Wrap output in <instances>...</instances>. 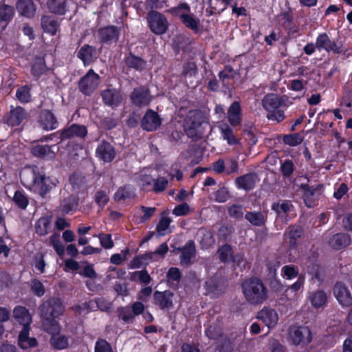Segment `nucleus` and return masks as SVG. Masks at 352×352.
Segmentation results:
<instances>
[{
    "label": "nucleus",
    "instance_id": "nucleus-1",
    "mask_svg": "<svg viewBox=\"0 0 352 352\" xmlns=\"http://www.w3.org/2000/svg\"><path fill=\"white\" fill-rule=\"evenodd\" d=\"M39 309L43 318V327L52 335L51 345L59 350L67 348L69 345L68 338L59 333L60 327L56 320L64 312L65 308L62 302L59 299H50L43 302Z\"/></svg>",
    "mask_w": 352,
    "mask_h": 352
},
{
    "label": "nucleus",
    "instance_id": "nucleus-2",
    "mask_svg": "<svg viewBox=\"0 0 352 352\" xmlns=\"http://www.w3.org/2000/svg\"><path fill=\"white\" fill-rule=\"evenodd\" d=\"M15 320L23 325V329L19 335V345L23 349L34 347L36 345V340L34 338L29 337L30 324L32 317L27 309L23 307H16L13 311Z\"/></svg>",
    "mask_w": 352,
    "mask_h": 352
},
{
    "label": "nucleus",
    "instance_id": "nucleus-3",
    "mask_svg": "<svg viewBox=\"0 0 352 352\" xmlns=\"http://www.w3.org/2000/svg\"><path fill=\"white\" fill-rule=\"evenodd\" d=\"M21 179L26 188L43 196L50 188V178L40 173L36 168L24 170L21 175Z\"/></svg>",
    "mask_w": 352,
    "mask_h": 352
},
{
    "label": "nucleus",
    "instance_id": "nucleus-4",
    "mask_svg": "<svg viewBox=\"0 0 352 352\" xmlns=\"http://www.w3.org/2000/svg\"><path fill=\"white\" fill-rule=\"evenodd\" d=\"M241 287L245 298L250 304H262L267 298V288L262 281L256 278L245 280Z\"/></svg>",
    "mask_w": 352,
    "mask_h": 352
},
{
    "label": "nucleus",
    "instance_id": "nucleus-5",
    "mask_svg": "<svg viewBox=\"0 0 352 352\" xmlns=\"http://www.w3.org/2000/svg\"><path fill=\"white\" fill-rule=\"evenodd\" d=\"M205 124L206 122L203 113L195 110L188 112L184 120V127L188 137L197 139L204 134Z\"/></svg>",
    "mask_w": 352,
    "mask_h": 352
},
{
    "label": "nucleus",
    "instance_id": "nucleus-6",
    "mask_svg": "<svg viewBox=\"0 0 352 352\" xmlns=\"http://www.w3.org/2000/svg\"><path fill=\"white\" fill-rule=\"evenodd\" d=\"M289 339L295 346H305L312 341L311 329L307 326H292L289 329Z\"/></svg>",
    "mask_w": 352,
    "mask_h": 352
},
{
    "label": "nucleus",
    "instance_id": "nucleus-7",
    "mask_svg": "<svg viewBox=\"0 0 352 352\" xmlns=\"http://www.w3.org/2000/svg\"><path fill=\"white\" fill-rule=\"evenodd\" d=\"M147 20L151 30L155 34H164L168 27L167 19L161 13L151 11L147 15Z\"/></svg>",
    "mask_w": 352,
    "mask_h": 352
},
{
    "label": "nucleus",
    "instance_id": "nucleus-8",
    "mask_svg": "<svg viewBox=\"0 0 352 352\" xmlns=\"http://www.w3.org/2000/svg\"><path fill=\"white\" fill-rule=\"evenodd\" d=\"M100 76L93 69H89L79 82L80 90L86 95H90L100 83Z\"/></svg>",
    "mask_w": 352,
    "mask_h": 352
},
{
    "label": "nucleus",
    "instance_id": "nucleus-9",
    "mask_svg": "<svg viewBox=\"0 0 352 352\" xmlns=\"http://www.w3.org/2000/svg\"><path fill=\"white\" fill-rule=\"evenodd\" d=\"M316 45L319 51L322 50L327 52H333L339 54L341 52V46L331 41L326 33L320 34L316 41Z\"/></svg>",
    "mask_w": 352,
    "mask_h": 352
},
{
    "label": "nucleus",
    "instance_id": "nucleus-10",
    "mask_svg": "<svg viewBox=\"0 0 352 352\" xmlns=\"http://www.w3.org/2000/svg\"><path fill=\"white\" fill-rule=\"evenodd\" d=\"M333 294L342 307H349L352 305V296L346 288L342 283L336 284L333 288Z\"/></svg>",
    "mask_w": 352,
    "mask_h": 352
},
{
    "label": "nucleus",
    "instance_id": "nucleus-11",
    "mask_svg": "<svg viewBox=\"0 0 352 352\" xmlns=\"http://www.w3.org/2000/svg\"><path fill=\"white\" fill-rule=\"evenodd\" d=\"M28 116L25 110L21 107H12L10 112L5 117V122L10 126H19L26 119Z\"/></svg>",
    "mask_w": 352,
    "mask_h": 352
},
{
    "label": "nucleus",
    "instance_id": "nucleus-12",
    "mask_svg": "<svg viewBox=\"0 0 352 352\" xmlns=\"http://www.w3.org/2000/svg\"><path fill=\"white\" fill-rule=\"evenodd\" d=\"M39 126L45 131H51L58 127V123L54 115L49 110L41 111L38 118Z\"/></svg>",
    "mask_w": 352,
    "mask_h": 352
},
{
    "label": "nucleus",
    "instance_id": "nucleus-13",
    "mask_svg": "<svg viewBox=\"0 0 352 352\" xmlns=\"http://www.w3.org/2000/svg\"><path fill=\"white\" fill-rule=\"evenodd\" d=\"M153 298L156 305L163 310H168L173 307V294L170 291H157L154 293Z\"/></svg>",
    "mask_w": 352,
    "mask_h": 352
},
{
    "label": "nucleus",
    "instance_id": "nucleus-14",
    "mask_svg": "<svg viewBox=\"0 0 352 352\" xmlns=\"http://www.w3.org/2000/svg\"><path fill=\"white\" fill-rule=\"evenodd\" d=\"M131 99L134 104L141 107L148 104L152 100V97L147 89L138 87L132 92Z\"/></svg>",
    "mask_w": 352,
    "mask_h": 352
},
{
    "label": "nucleus",
    "instance_id": "nucleus-15",
    "mask_svg": "<svg viewBox=\"0 0 352 352\" xmlns=\"http://www.w3.org/2000/svg\"><path fill=\"white\" fill-rule=\"evenodd\" d=\"M258 318L262 320L269 328H273L278 321V315L276 310L264 307L258 313Z\"/></svg>",
    "mask_w": 352,
    "mask_h": 352
},
{
    "label": "nucleus",
    "instance_id": "nucleus-16",
    "mask_svg": "<svg viewBox=\"0 0 352 352\" xmlns=\"http://www.w3.org/2000/svg\"><path fill=\"white\" fill-rule=\"evenodd\" d=\"M228 120L232 126L241 125L242 121V109L239 102L234 101L228 110Z\"/></svg>",
    "mask_w": 352,
    "mask_h": 352
},
{
    "label": "nucleus",
    "instance_id": "nucleus-17",
    "mask_svg": "<svg viewBox=\"0 0 352 352\" xmlns=\"http://www.w3.org/2000/svg\"><path fill=\"white\" fill-rule=\"evenodd\" d=\"M161 124V120L157 113L153 111H148L142 121V126L144 129L151 131L157 129Z\"/></svg>",
    "mask_w": 352,
    "mask_h": 352
},
{
    "label": "nucleus",
    "instance_id": "nucleus-18",
    "mask_svg": "<svg viewBox=\"0 0 352 352\" xmlns=\"http://www.w3.org/2000/svg\"><path fill=\"white\" fill-rule=\"evenodd\" d=\"M115 151L108 142L103 141L97 147L96 156L104 162H110L115 157Z\"/></svg>",
    "mask_w": 352,
    "mask_h": 352
},
{
    "label": "nucleus",
    "instance_id": "nucleus-19",
    "mask_svg": "<svg viewBox=\"0 0 352 352\" xmlns=\"http://www.w3.org/2000/svg\"><path fill=\"white\" fill-rule=\"evenodd\" d=\"M101 95L104 102L112 107H117L122 101V96L116 89L104 90Z\"/></svg>",
    "mask_w": 352,
    "mask_h": 352
},
{
    "label": "nucleus",
    "instance_id": "nucleus-20",
    "mask_svg": "<svg viewBox=\"0 0 352 352\" xmlns=\"http://www.w3.org/2000/svg\"><path fill=\"white\" fill-rule=\"evenodd\" d=\"M258 181L256 174L250 173L238 177L235 182L239 188L250 190L252 189Z\"/></svg>",
    "mask_w": 352,
    "mask_h": 352
},
{
    "label": "nucleus",
    "instance_id": "nucleus-21",
    "mask_svg": "<svg viewBox=\"0 0 352 352\" xmlns=\"http://www.w3.org/2000/svg\"><path fill=\"white\" fill-rule=\"evenodd\" d=\"M16 9L21 15L28 18L33 17L36 12V8L32 0H18Z\"/></svg>",
    "mask_w": 352,
    "mask_h": 352
},
{
    "label": "nucleus",
    "instance_id": "nucleus-22",
    "mask_svg": "<svg viewBox=\"0 0 352 352\" xmlns=\"http://www.w3.org/2000/svg\"><path fill=\"white\" fill-rule=\"evenodd\" d=\"M87 134V128L84 126L73 124L70 127L63 130L61 133V138L67 139L75 136L84 138Z\"/></svg>",
    "mask_w": 352,
    "mask_h": 352
},
{
    "label": "nucleus",
    "instance_id": "nucleus-23",
    "mask_svg": "<svg viewBox=\"0 0 352 352\" xmlns=\"http://www.w3.org/2000/svg\"><path fill=\"white\" fill-rule=\"evenodd\" d=\"M195 256V246L192 241H188L182 249L181 263L183 265H188Z\"/></svg>",
    "mask_w": 352,
    "mask_h": 352
},
{
    "label": "nucleus",
    "instance_id": "nucleus-24",
    "mask_svg": "<svg viewBox=\"0 0 352 352\" xmlns=\"http://www.w3.org/2000/svg\"><path fill=\"white\" fill-rule=\"evenodd\" d=\"M309 300L315 309L323 308L327 302V296L322 290H317L310 294Z\"/></svg>",
    "mask_w": 352,
    "mask_h": 352
},
{
    "label": "nucleus",
    "instance_id": "nucleus-25",
    "mask_svg": "<svg viewBox=\"0 0 352 352\" xmlns=\"http://www.w3.org/2000/svg\"><path fill=\"white\" fill-rule=\"evenodd\" d=\"M280 104L281 100L276 94H267L262 100L263 107L269 113L276 110Z\"/></svg>",
    "mask_w": 352,
    "mask_h": 352
},
{
    "label": "nucleus",
    "instance_id": "nucleus-26",
    "mask_svg": "<svg viewBox=\"0 0 352 352\" xmlns=\"http://www.w3.org/2000/svg\"><path fill=\"white\" fill-rule=\"evenodd\" d=\"M41 26L45 32L53 36L57 32L59 23L53 16H44L41 18Z\"/></svg>",
    "mask_w": 352,
    "mask_h": 352
},
{
    "label": "nucleus",
    "instance_id": "nucleus-27",
    "mask_svg": "<svg viewBox=\"0 0 352 352\" xmlns=\"http://www.w3.org/2000/svg\"><path fill=\"white\" fill-rule=\"evenodd\" d=\"M351 243V237L347 234H336L330 239L329 245L334 249H341Z\"/></svg>",
    "mask_w": 352,
    "mask_h": 352
},
{
    "label": "nucleus",
    "instance_id": "nucleus-28",
    "mask_svg": "<svg viewBox=\"0 0 352 352\" xmlns=\"http://www.w3.org/2000/svg\"><path fill=\"white\" fill-rule=\"evenodd\" d=\"M32 153L34 155L47 160H52L55 157V152L48 145L37 144L32 148Z\"/></svg>",
    "mask_w": 352,
    "mask_h": 352
},
{
    "label": "nucleus",
    "instance_id": "nucleus-29",
    "mask_svg": "<svg viewBox=\"0 0 352 352\" xmlns=\"http://www.w3.org/2000/svg\"><path fill=\"white\" fill-rule=\"evenodd\" d=\"M221 137L229 145L239 144L237 138L234 134L233 129L227 124L222 123L219 126Z\"/></svg>",
    "mask_w": 352,
    "mask_h": 352
},
{
    "label": "nucleus",
    "instance_id": "nucleus-30",
    "mask_svg": "<svg viewBox=\"0 0 352 352\" xmlns=\"http://www.w3.org/2000/svg\"><path fill=\"white\" fill-rule=\"evenodd\" d=\"M96 54V49L90 45L82 46L78 53V56L80 58L85 65H89L93 60Z\"/></svg>",
    "mask_w": 352,
    "mask_h": 352
},
{
    "label": "nucleus",
    "instance_id": "nucleus-31",
    "mask_svg": "<svg viewBox=\"0 0 352 352\" xmlns=\"http://www.w3.org/2000/svg\"><path fill=\"white\" fill-rule=\"evenodd\" d=\"M99 34L102 41L104 43L115 42L118 38V30L113 26L101 29Z\"/></svg>",
    "mask_w": 352,
    "mask_h": 352
},
{
    "label": "nucleus",
    "instance_id": "nucleus-32",
    "mask_svg": "<svg viewBox=\"0 0 352 352\" xmlns=\"http://www.w3.org/2000/svg\"><path fill=\"white\" fill-rule=\"evenodd\" d=\"M47 6L50 10L54 14L63 15L67 11V0H49Z\"/></svg>",
    "mask_w": 352,
    "mask_h": 352
},
{
    "label": "nucleus",
    "instance_id": "nucleus-33",
    "mask_svg": "<svg viewBox=\"0 0 352 352\" xmlns=\"http://www.w3.org/2000/svg\"><path fill=\"white\" fill-rule=\"evenodd\" d=\"M302 230L300 226H294L285 234V240L291 247H294L297 243V239L302 235Z\"/></svg>",
    "mask_w": 352,
    "mask_h": 352
},
{
    "label": "nucleus",
    "instance_id": "nucleus-34",
    "mask_svg": "<svg viewBox=\"0 0 352 352\" xmlns=\"http://www.w3.org/2000/svg\"><path fill=\"white\" fill-rule=\"evenodd\" d=\"M135 196V190L129 186L120 188L114 195V199L117 201L131 199Z\"/></svg>",
    "mask_w": 352,
    "mask_h": 352
},
{
    "label": "nucleus",
    "instance_id": "nucleus-35",
    "mask_svg": "<svg viewBox=\"0 0 352 352\" xmlns=\"http://www.w3.org/2000/svg\"><path fill=\"white\" fill-rule=\"evenodd\" d=\"M126 64L129 67L142 71L146 67V63L140 57L130 55L126 58Z\"/></svg>",
    "mask_w": 352,
    "mask_h": 352
},
{
    "label": "nucleus",
    "instance_id": "nucleus-36",
    "mask_svg": "<svg viewBox=\"0 0 352 352\" xmlns=\"http://www.w3.org/2000/svg\"><path fill=\"white\" fill-rule=\"evenodd\" d=\"M14 14V8L8 5L0 6V22H4L7 25L12 20Z\"/></svg>",
    "mask_w": 352,
    "mask_h": 352
},
{
    "label": "nucleus",
    "instance_id": "nucleus-37",
    "mask_svg": "<svg viewBox=\"0 0 352 352\" xmlns=\"http://www.w3.org/2000/svg\"><path fill=\"white\" fill-rule=\"evenodd\" d=\"M102 299H97L96 301L90 300L88 302L82 303L81 305L75 306L74 309L80 315L89 312V309L94 308L95 304L97 305L98 308L103 309L104 308L100 305Z\"/></svg>",
    "mask_w": 352,
    "mask_h": 352
},
{
    "label": "nucleus",
    "instance_id": "nucleus-38",
    "mask_svg": "<svg viewBox=\"0 0 352 352\" xmlns=\"http://www.w3.org/2000/svg\"><path fill=\"white\" fill-rule=\"evenodd\" d=\"M181 21L186 28L195 32H197L199 30V20L193 14H191L190 12L186 15Z\"/></svg>",
    "mask_w": 352,
    "mask_h": 352
},
{
    "label": "nucleus",
    "instance_id": "nucleus-39",
    "mask_svg": "<svg viewBox=\"0 0 352 352\" xmlns=\"http://www.w3.org/2000/svg\"><path fill=\"white\" fill-rule=\"evenodd\" d=\"M77 205L78 201L76 197L74 196H69L63 199L61 202L60 207L62 212L67 214L74 211L77 208Z\"/></svg>",
    "mask_w": 352,
    "mask_h": 352
},
{
    "label": "nucleus",
    "instance_id": "nucleus-40",
    "mask_svg": "<svg viewBox=\"0 0 352 352\" xmlns=\"http://www.w3.org/2000/svg\"><path fill=\"white\" fill-rule=\"evenodd\" d=\"M245 219L252 225L261 226L264 224L265 217L261 212H250L246 213Z\"/></svg>",
    "mask_w": 352,
    "mask_h": 352
},
{
    "label": "nucleus",
    "instance_id": "nucleus-41",
    "mask_svg": "<svg viewBox=\"0 0 352 352\" xmlns=\"http://www.w3.org/2000/svg\"><path fill=\"white\" fill-rule=\"evenodd\" d=\"M36 232L40 236L47 234L50 228V220L47 217L40 218L36 223Z\"/></svg>",
    "mask_w": 352,
    "mask_h": 352
},
{
    "label": "nucleus",
    "instance_id": "nucleus-42",
    "mask_svg": "<svg viewBox=\"0 0 352 352\" xmlns=\"http://www.w3.org/2000/svg\"><path fill=\"white\" fill-rule=\"evenodd\" d=\"M170 12L173 15L179 17L180 20H182L190 12V8L187 3H182L176 7L170 8Z\"/></svg>",
    "mask_w": 352,
    "mask_h": 352
},
{
    "label": "nucleus",
    "instance_id": "nucleus-43",
    "mask_svg": "<svg viewBox=\"0 0 352 352\" xmlns=\"http://www.w3.org/2000/svg\"><path fill=\"white\" fill-rule=\"evenodd\" d=\"M168 184V180L166 178L158 177L157 179H153L151 190L155 193L163 192L166 188Z\"/></svg>",
    "mask_w": 352,
    "mask_h": 352
},
{
    "label": "nucleus",
    "instance_id": "nucleus-44",
    "mask_svg": "<svg viewBox=\"0 0 352 352\" xmlns=\"http://www.w3.org/2000/svg\"><path fill=\"white\" fill-rule=\"evenodd\" d=\"M46 69L44 60L42 58H36L32 66V74L36 77H39Z\"/></svg>",
    "mask_w": 352,
    "mask_h": 352
},
{
    "label": "nucleus",
    "instance_id": "nucleus-45",
    "mask_svg": "<svg viewBox=\"0 0 352 352\" xmlns=\"http://www.w3.org/2000/svg\"><path fill=\"white\" fill-rule=\"evenodd\" d=\"M168 251V245L166 243L161 244L155 251L149 253L148 255L152 261H158L163 258Z\"/></svg>",
    "mask_w": 352,
    "mask_h": 352
},
{
    "label": "nucleus",
    "instance_id": "nucleus-46",
    "mask_svg": "<svg viewBox=\"0 0 352 352\" xmlns=\"http://www.w3.org/2000/svg\"><path fill=\"white\" fill-rule=\"evenodd\" d=\"M232 253V248L228 244L221 246L218 250L219 258L223 263L230 261Z\"/></svg>",
    "mask_w": 352,
    "mask_h": 352
},
{
    "label": "nucleus",
    "instance_id": "nucleus-47",
    "mask_svg": "<svg viewBox=\"0 0 352 352\" xmlns=\"http://www.w3.org/2000/svg\"><path fill=\"white\" fill-rule=\"evenodd\" d=\"M138 183L144 190H151L153 185V178L146 174L140 173L138 177Z\"/></svg>",
    "mask_w": 352,
    "mask_h": 352
},
{
    "label": "nucleus",
    "instance_id": "nucleus-48",
    "mask_svg": "<svg viewBox=\"0 0 352 352\" xmlns=\"http://www.w3.org/2000/svg\"><path fill=\"white\" fill-rule=\"evenodd\" d=\"M282 276L288 279L292 280L298 275V268L294 265H285L281 269Z\"/></svg>",
    "mask_w": 352,
    "mask_h": 352
},
{
    "label": "nucleus",
    "instance_id": "nucleus-49",
    "mask_svg": "<svg viewBox=\"0 0 352 352\" xmlns=\"http://www.w3.org/2000/svg\"><path fill=\"white\" fill-rule=\"evenodd\" d=\"M272 208L279 215H282L290 212L292 209V205L289 201H283L280 203L274 204Z\"/></svg>",
    "mask_w": 352,
    "mask_h": 352
},
{
    "label": "nucleus",
    "instance_id": "nucleus-50",
    "mask_svg": "<svg viewBox=\"0 0 352 352\" xmlns=\"http://www.w3.org/2000/svg\"><path fill=\"white\" fill-rule=\"evenodd\" d=\"M204 287L207 293L212 295L213 297L218 295L219 292L221 291V289H219V285L215 278L208 279L206 281Z\"/></svg>",
    "mask_w": 352,
    "mask_h": 352
},
{
    "label": "nucleus",
    "instance_id": "nucleus-51",
    "mask_svg": "<svg viewBox=\"0 0 352 352\" xmlns=\"http://www.w3.org/2000/svg\"><path fill=\"white\" fill-rule=\"evenodd\" d=\"M50 242L56 253L60 256H63L65 252V247L60 241V236L58 234L52 235L50 236Z\"/></svg>",
    "mask_w": 352,
    "mask_h": 352
},
{
    "label": "nucleus",
    "instance_id": "nucleus-52",
    "mask_svg": "<svg viewBox=\"0 0 352 352\" xmlns=\"http://www.w3.org/2000/svg\"><path fill=\"white\" fill-rule=\"evenodd\" d=\"M94 236L98 237L100 240V243L105 249H111L113 247L114 243L111 239V235L109 234L100 233Z\"/></svg>",
    "mask_w": 352,
    "mask_h": 352
},
{
    "label": "nucleus",
    "instance_id": "nucleus-53",
    "mask_svg": "<svg viewBox=\"0 0 352 352\" xmlns=\"http://www.w3.org/2000/svg\"><path fill=\"white\" fill-rule=\"evenodd\" d=\"M302 137L299 133L287 135L283 138L284 143L292 146L300 144L302 142Z\"/></svg>",
    "mask_w": 352,
    "mask_h": 352
},
{
    "label": "nucleus",
    "instance_id": "nucleus-54",
    "mask_svg": "<svg viewBox=\"0 0 352 352\" xmlns=\"http://www.w3.org/2000/svg\"><path fill=\"white\" fill-rule=\"evenodd\" d=\"M171 219L167 217H163L161 218L159 223L157 226V231L160 235H165L166 232L168 230Z\"/></svg>",
    "mask_w": 352,
    "mask_h": 352
},
{
    "label": "nucleus",
    "instance_id": "nucleus-55",
    "mask_svg": "<svg viewBox=\"0 0 352 352\" xmlns=\"http://www.w3.org/2000/svg\"><path fill=\"white\" fill-rule=\"evenodd\" d=\"M16 96L21 102H28L30 100V89L27 87H22L17 89Z\"/></svg>",
    "mask_w": 352,
    "mask_h": 352
},
{
    "label": "nucleus",
    "instance_id": "nucleus-56",
    "mask_svg": "<svg viewBox=\"0 0 352 352\" xmlns=\"http://www.w3.org/2000/svg\"><path fill=\"white\" fill-rule=\"evenodd\" d=\"M200 234H202L200 243L204 248H208L214 243V239H213L210 232L201 230Z\"/></svg>",
    "mask_w": 352,
    "mask_h": 352
},
{
    "label": "nucleus",
    "instance_id": "nucleus-57",
    "mask_svg": "<svg viewBox=\"0 0 352 352\" xmlns=\"http://www.w3.org/2000/svg\"><path fill=\"white\" fill-rule=\"evenodd\" d=\"M13 201L21 208H25L28 204V200L25 195L20 191L14 193Z\"/></svg>",
    "mask_w": 352,
    "mask_h": 352
},
{
    "label": "nucleus",
    "instance_id": "nucleus-58",
    "mask_svg": "<svg viewBox=\"0 0 352 352\" xmlns=\"http://www.w3.org/2000/svg\"><path fill=\"white\" fill-rule=\"evenodd\" d=\"M119 317L124 322H129L132 321L134 314L129 307H123L119 310Z\"/></svg>",
    "mask_w": 352,
    "mask_h": 352
},
{
    "label": "nucleus",
    "instance_id": "nucleus-59",
    "mask_svg": "<svg viewBox=\"0 0 352 352\" xmlns=\"http://www.w3.org/2000/svg\"><path fill=\"white\" fill-rule=\"evenodd\" d=\"M109 201V196L102 190L98 191L95 195V201L100 208H103Z\"/></svg>",
    "mask_w": 352,
    "mask_h": 352
},
{
    "label": "nucleus",
    "instance_id": "nucleus-60",
    "mask_svg": "<svg viewBox=\"0 0 352 352\" xmlns=\"http://www.w3.org/2000/svg\"><path fill=\"white\" fill-rule=\"evenodd\" d=\"M95 352H113L111 345L104 340H99L95 346Z\"/></svg>",
    "mask_w": 352,
    "mask_h": 352
},
{
    "label": "nucleus",
    "instance_id": "nucleus-61",
    "mask_svg": "<svg viewBox=\"0 0 352 352\" xmlns=\"http://www.w3.org/2000/svg\"><path fill=\"white\" fill-rule=\"evenodd\" d=\"M294 171V164L289 160L284 161L281 164V172L285 177H289Z\"/></svg>",
    "mask_w": 352,
    "mask_h": 352
},
{
    "label": "nucleus",
    "instance_id": "nucleus-62",
    "mask_svg": "<svg viewBox=\"0 0 352 352\" xmlns=\"http://www.w3.org/2000/svg\"><path fill=\"white\" fill-rule=\"evenodd\" d=\"M190 212V207L186 203L177 205L173 210V214L177 217L187 214Z\"/></svg>",
    "mask_w": 352,
    "mask_h": 352
},
{
    "label": "nucleus",
    "instance_id": "nucleus-63",
    "mask_svg": "<svg viewBox=\"0 0 352 352\" xmlns=\"http://www.w3.org/2000/svg\"><path fill=\"white\" fill-rule=\"evenodd\" d=\"M229 197V192L226 188L219 189L214 195L215 200L220 203L226 201Z\"/></svg>",
    "mask_w": 352,
    "mask_h": 352
},
{
    "label": "nucleus",
    "instance_id": "nucleus-64",
    "mask_svg": "<svg viewBox=\"0 0 352 352\" xmlns=\"http://www.w3.org/2000/svg\"><path fill=\"white\" fill-rule=\"evenodd\" d=\"M31 287L32 291L38 296H43L45 293V289L43 284L37 280H32Z\"/></svg>",
    "mask_w": 352,
    "mask_h": 352
}]
</instances>
